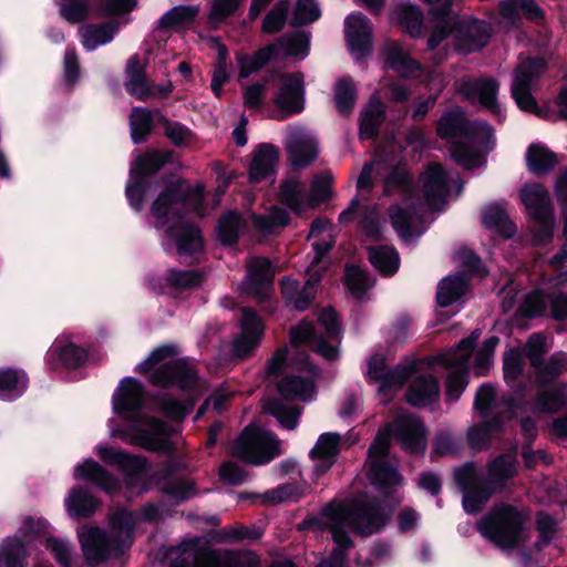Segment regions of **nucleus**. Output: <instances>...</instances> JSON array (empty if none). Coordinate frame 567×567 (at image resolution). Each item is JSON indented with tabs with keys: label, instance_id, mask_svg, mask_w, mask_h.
Returning <instances> with one entry per match:
<instances>
[{
	"label": "nucleus",
	"instance_id": "obj_1",
	"mask_svg": "<svg viewBox=\"0 0 567 567\" xmlns=\"http://www.w3.org/2000/svg\"><path fill=\"white\" fill-rule=\"evenodd\" d=\"M145 389L133 377L123 378L112 395V408L115 415L131 422L143 421L147 427L132 425L118 431L120 437L148 452L173 454L175 445L169 439V425L158 417L141 414L145 408Z\"/></svg>",
	"mask_w": 567,
	"mask_h": 567
},
{
	"label": "nucleus",
	"instance_id": "obj_2",
	"mask_svg": "<svg viewBox=\"0 0 567 567\" xmlns=\"http://www.w3.org/2000/svg\"><path fill=\"white\" fill-rule=\"evenodd\" d=\"M136 524L135 513L122 507L110 517L115 536L100 526L84 527L79 532V542L86 564L95 567L111 558H121L134 542Z\"/></svg>",
	"mask_w": 567,
	"mask_h": 567
},
{
	"label": "nucleus",
	"instance_id": "obj_3",
	"mask_svg": "<svg viewBox=\"0 0 567 567\" xmlns=\"http://www.w3.org/2000/svg\"><path fill=\"white\" fill-rule=\"evenodd\" d=\"M437 134L442 138H463L453 141L451 147V155L458 165L473 169L484 164L485 155L477 146L487 143L492 136V128L485 122L470 123L463 112L454 111L440 118Z\"/></svg>",
	"mask_w": 567,
	"mask_h": 567
},
{
	"label": "nucleus",
	"instance_id": "obj_4",
	"mask_svg": "<svg viewBox=\"0 0 567 567\" xmlns=\"http://www.w3.org/2000/svg\"><path fill=\"white\" fill-rule=\"evenodd\" d=\"M529 514L509 503H498L477 522L480 535L502 550H514L527 540Z\"/></svg>",
	"mask_w": 567,
	"mask_h": 567
},
{
	"label": "nucleus",
	"instance_id": "obj_5",
	"mask_svg": "<svg viewBox=\"0 0 567 567\" xmlns=\"http://www.w3.org/2000/svg\"><path fill=\"white\" fill-rule=\"evenodd\" d=\"M434 17L435 27L431 34L427 47L435 49L453 31L457 48L464 53H472L483 49L489 39L491 28L485 21L460 20L451 9V2L445 1L440 8L431 10Z\"/></svg>",
	"mask_w": 567,
	"mask_h": 567
},
{
	"label": "nucleus",
	"instance_id": "obj_6",
	"mask_svg": "<svg viewBox=\"0 0 567 567\" xmlns=\"http://www.w3.org/2000/svg\"><path fill=\"white\" fill-rule=\"evenodd\" d=\"M343 516L357 535L369 537L385 528L391 518V509L379 497L362 494L343 508Z\"/></svg>",
	"mask_w": 567,
	"mask_h": 567
},
{
	"label": "nucleus",
	"instance_id": "obj_7",
	"mask_svg": "<svg viewBox=\"0 0 567 567\" xmlns=\"http://www.w3.org/2000/svg\"><path fill=\"white\" fill-rule=\"evenodd\" d=\"M97 455L103 463L116 467L123 474L127 489L138 488V495L151 489L152 477L150 471L152 464L145 456L111 446H99Z\"/></svg>",
	"mask_w": 567,
	"mask_h": 567
},
{
	"label": "nucleus",
	"instance_id": "obj_8",
	"mask_svg": "<svg viewBox=\"0 0 567 567\" xmlns=\"http://www.w3.org/2000/svg\"><path fill=\"white\" fill-rule=\"evenodd\" d=\"M181 555L193 558V567H260L257 556H241L231 550L213 548L203 537L183 539L177 545Z\"/></svg>",
	"mask_w": 567,
	"mask_h": 567
},
{
	"label": "nucleus",
	"instance_id": "obj_9",
	"mask_svg": "<svg viewBox=\"0 0 567 567\" xmlns=\"http://www.w3.org/2000/svg\"><path fill=\"white\" fill-rule=\"evenodd\" d=\"M235 454L251 465H265L281 454L277 435L259 426L247 425L240 433Z\"/></svg>",
	"mask_w": 567,
	"mask_h": 567
},
{
	"label": "nucleus",
	"instance_id": "obj_10",
	"mask_svg": "<svg viewBox=\"0 0 567 567\" xmlns=\"http://www.w3.org/2000/svg\"><path fill=\"white\" fill-rule=\"evenodd\" d=\"M157 220L167 225L165 235L167 244L173 245L179 257L197 261L205 254V239L200 227L185 219L186 215H155Z\"/></svg>",
	"mask_w": 567,
	"mask_h": 567
},
{
	"label": "nucleus",
	"instance_id": "obj_11",
	"mask_svg": "<svg viewBox=\"0 0 567 567\" xmlns=\"http://www.w3.org/2000/svg\"><path fill=\"white\" fill-rule=\"evenodd\" d=\"M150 381L163 389L177 388L183 392H193L198 386L199 377L188 358H173L155 368Z\"/></svg>",
	"mask_w": 567,
	"mask_h": 567
},
{
	"label": "nucleus",
	"instance_id": "obj_12",
	"mask_svg": "<svg viewBox=\"0 0 567 567\" xmlns=\"http://www.w3.org/2000/svg\"><path fill=\"white\" fill-rule=\"evenodd\" d=\"M393 439L401 450L411 455H424L427 449L429 431L423 420L413 414L398 416L389 423Z\"/></svg>",
	"mask_w": 567,
	"mask_h": 567
},
{
	"label": "nucleus",
	"instance_id": "obj_13",
	"mask_svg": "<svg viewBox=\"0 0 567 567\" xmlns=\"http://www.w3.org/2000/svg\"><path fill=\"white\" fill-rule=\"evenodd\" d=\"M544 70L545 63L542 59H525L516 66L513 74L511 93L522 111L538 114L536 100L532 94V82Z\"/></svg>",
	"mask_w": 567,
	"mask_h": 567
},
{
	"label": "nucleus",
	"instance_id": "obj_14",
	"mask_svg": "<svg viewBox=\"0 0 567 567\" xmlns=\"http://www.w3.org/2000/svg\"><path fill=\"white\" fill-rule=\"evenodd\" d=\"M203 199V187H192L185 181L176 178L164 183L162 190L152 204V213H166L181 204L198 207Z\"/></svg>",
	"mask_w": 567,
	"mask_h": 567
},
{
	"label": "nucleus",
	"instance_id": "obj_15",
	"mask_svg": "<svg viewBox=\"0 0 567 567\" xmlns=\"http://www.w3.org/2000/svg\"><path fill=\"white\" fill-rule=\"evenodd\" d=\"M285 146L289 162L293 167L305 168L318 156L316 137L299 125H289L287 127Z\"/></svg>",
	"mask_w": 567,
	"mask_h": 567
},
{
	"label": "nucleus",
	"instance_id": "obj_16",
	"mask_svg": "<svg viewBox=\"0 0 567 567\" xmlns=\"http://www.w3.org/2000/svg\"><path fill=\"white\" fill-rule=\"evenodd\" d=\"M274 104L280 112L277 117L279 120L300 113L305 109V85L301 73H290L281 76Z\"/></svg>",
	"mask_w": 567,
	"mask_h": 567
},
{
	"label": "nucleus",
	"instance_id": "obj_17",
	"mask_svg": "<svg viewBox=\"0 0 567 567\" xmlns=\"http://www.w3.org/2000/svg\"><path fill=\"white\" fill-rule=\"evenodd\" d=\"M240 333L233 341V353L236 358H247L257 349L264 337V323L252 308H243Z\"/></svg>",
	"mask_w": 567,
	"mask_h": 567
},
{
	"label": "nucleus",
	"instance_id": "obj_18",
	"mask_svg": "<svg viewBox=\"0 0 567 567\" xmlns=\"http://www.w3.org/2000/svg\"><path fill=\"white\" fill-rule=\"evenodd\" d=\"M456 91L467 100L477 99L481 105L488 109L497 117L502 116L497 101L499 83L493 78H462L456 82Z\"/></svg>",
	"mask_w": 567,
	"mask_h": 567
},
{
	"label": "nucleus",
	"instance_id": "obj_19",
	"mask_svg": "<svg viewBox=\"0 0 567 567\" xmlns=\"http://www.w3.org/2000/svg\"><path fill=\"white\" fill-rule=\"evenodd\" d=\"M276 270L268 257H252L247 265V272L243 281V291L247 295L264 299L268 288L272 287Z\"/></svg>",
	"mask_w": 567,
	"mask_h": 567
},
{
	"label": "nucleus",
	"instance_id": "obj_20",
	"mask_svg": "<svg viewBox=\"0 0 567 567\" xmlns=\"http://www.w3.org/2000/svg\"><path fill=\"white\" fill-rule=\"evenodd\" d=\"M424 200L432 210L445 208L449 198V176L439 163H432L421 176Z\"/></svg>",
	"mask_w": 567,
	"mask_h": 567
},
{
	"label": "nucleus",
	"instance_id": "obj_21",
	"mask_svg": "<svg viewBox=\"0 0 567 567\" xmlns=\"http://www.w3.org/2000/svg\"><path fill=\"white\" fill-rule=\"evenodd\" d=\"M346 39L355 59L365 56L372 47V25L361 12L347 17L344 22Z\"/></svg>",
	"mask_w": 567,
	"mask_h": 567
},
{
	"label": "nucleus",
	"instance_id": "obj_22",
	"mask_svg": "<svg viewBox=\"0 0 567 567\" xmlns=\"http://www.w3.org/2000/svg\"><path fill=\"white\" fill-rule=\"evenodd\" d=\"M279 151L271 144H260L252 153L248 168V176L251 183L275 179Z\"/></svg>",
	"mask_w": 567,
	"mask_h": 567
},
{
	"label": "nucleus",
	"instance_id": "obj_23",
	"mask_svg": "<svg viewBox=\"0 0 567 567\" xmlns=\"http://www.w3.org/2000/svg\"><path fill=\"white\" fill-rule=\"evenodd\" d=\"M205 281V272L202 269L168 268L165 272V284L157 280L153 284V290L157 295H165L166 287L175 292H183L199 288Z\"/></svg>",
	"mask_w": 567,
	"mask_h": 567
},
{
	"label": "nucleus",
	"instance_id": "obj_24",
	"mask_svg": "<svg viewBox=\"0 0 567 567\" xmlns=\"http://www.w3.org/2000/svg\"><path fill=\"white\" fill-rule=\"evenodd\" d=\"M440 383L431 373L415 377L408 386L405 401L413 408H425L437 402L440 398Z\"/></svg>",
	"mask_w": 567,
	"mask_h": 567
},
{
	"label": "nucleus",
	"instance_id": "obj_25",
	"mask_svg": "<svg viewBox=\"0 0 567 567\" xmlns=\"http://www.w3.org/2000/svg\"><path fill=\"white\" fill-rule=\"evenodd\" d=\"M368 478L384 498H391L395 493V486L401 485L403 481L398 468L388 460L370 461Z\"/></svg>",
	"mask_w": 567,
	"mask_h": 567
},
{
	"label": "nucleus",
	"instance_id": "obj_26",
	"mask_svg": "<svg viewBox=\"0 0 567 567\" xmlns=\"http://www.w3.org/2000/svg\"><path fill=\"white\" fill-rule=\"evenodd\" d=\"M385 64L403 78H419L422 73L420 63L398 42H388L382 49Z\"/></svg>",
	"mask_w": 567,
	"mask_h": 567
},
{
	"label": "nucleus",
	"instance_id": "obj_27",
	"mask_svg": "<svg viewBox=\"0 0 567 567\" xmlns=\"http://www.w3.org/2000/svg\"><path fill=\"white\" fill-rule=\"evenodd\" d=\"M74 478L90 482L105 492L120 488L118 480L93 458H86L75 466Z\"/></svg>",
	"mask_w": 567,
	"mask_h": 567
},
{
	"label": "nucleus",
	"instance_id": "obj_28",
	"mask_svg": "<svg viewBox=\"0 0 567 567\" xmlns=\"http://www.w3.org/2000/svg\"><path fill=\"white\" fill-rule=\"evenodd\" d=\"M368 260L383 277L394 276L400 268V255L393 246L368 247Z\"/></svg>",
	"mask_w": 567,
	"mask_h": 567
},
{
	"label": "nucleus",
	"instance_id": "obj_29",
	"mask_svg": "<svg viewBox=\"0 0 567 567\" xmlns=\"http://www.w3.org/2000/svg\"><path fill=\"white\" fill-rule=\"evenodd\" d=\"M118 31L117 22L97 24H84L79 29L82 45L93 51L96 48L110 43Z\"/></svg>",
	"mask_w": 567,
	"mask_h": 567
},
{
	"label": "nucleus",
	"instance_id": "obj_30",
	"mask_svg": "<svg viewBox=\"0 0 567 567\" xmlns=\"http://www.w3.org/2000/svg\"><path fill=\"white\" fill-rule=\"evenodd\" d=\"M282 297L286 303L293 310L303 312L316 299V291L306 286L300 287L298 280L284 277L280 281Z\"/></svg>",
	"mask_w": 567,
	"mask_h": 567
},
{
	"label": "nucleus",
	"instance_id": "obj_31",
	"mask_svg": "<svg viewBox=\"0 0 567 567\" xmlns=\"http://www.w3.org/2000/svg\"><path fill=\"white\" fill-rule=\"evenodd\" d=\"M278 393L288 401L299 399L307 401L316 392L315 382L302 375L288 374L281 378L277 383Z\"/></svg>",
	"mask_w": 567,
	"mask_h": 567
},
{
	"label": "nucleus",
	"instance_id": "obj_32",
	"mask_svg": "<svg viewBox=\"0 0 567 567\" xmlns=\"http://www.w3.org/2000/svg\"><path fill=\"white\" fill-rule=\"evenodd\" d=\"M173 153L166 150L147 151L136 156L130 173L145 179L146 176L157 173L165 164L172 162Z\"/></svg>",
	"mask_w": 567,
	"mask_h": 567
},
{
	"label": "nucleus",
	"instance_id": "obj_33",
	"mask_svg": "<svg viewBox=\"0 0 567 567\" xmlns=\"http://www.w3.org/2000/svg\"><path fill=\"white\" fill-rule=\"evenodd\" d=\"M467 286L468 280L462 272L443 278L436 290L437 306L441 308L450 307L465 295Z\"/></svg>",
	"mask_w": 567,
	"mask_h": 567
},
{
	"label": "nucleus",
	"instance_id": "obj_34",
	"mask_svg": "<svg viewBox=\"0 0 567 567\" xmlns=\"http://www.w3.org/2000/svg\"><path fill=\"white\" fill-rule=\"evenodd\" d=\"M392 23L400 25L411 37H420L423 14L421 10L411 3H399L390 12Z\"/></svg>",
	"mask_w": 567,
	"mask_h": 567
},
{
	"label": "nucleus",
	"instance_id": "obj_35",
	"mask_svg": "<svg viewBox=\"0 0 567 567\" xmlns=\"http://www.w3.org/2000/svg\"><path fill=\"white\" fill-rule=\"evenodd\" d=\"M244 215H220L216 226V239L223 247L236 245L239 237L248 230Z\"/></svg>",
	"mask_w": 567,
	"mask_h": 567
},
{
	"label": "nucleus",
	"instance_id": "obj_36",
	"mask_svg": "<svg viewBox=\"0 0 567 567\" xmlns=\"http://www.w3.org/2000/svg\"><path fill=\"white\" fill-rule=\"evenodd\" d=\"M99 502L84 487L76 485L65 499L68 514L72 518H89L94 515Z\"/></svg>",
	"mask_w": 567,
	"mask_h": 567
},
{
	"label": "nucleus",
	"instance_id": "obj_37",
	"mask_svg": "<svg viewBox=\"0 0 567 567\" xmlns=\"http://www.w3.org/2000/svg\"><path fill=\"white\" fill-rule=\"evenodd\" d=\"M29 386L28 374L13 368L0 369V398L14 400L20 398Z\"/></svg>",
	"mask_w": 567,
	"mask_h": 567
},
{
	"label": "nucleus",
	"instance_id": "obj_38",
	"mask_svg": "<svg viewBox=\"0 0 567 567\" xmlns=\"http://www.w3.org/2000/svg\"><path fill=\"white\" fill-rule=\"evenodd\" d=\"M495 492L489 480H482L473 487L462 491V506L466 514L476 515L481 513Z\"/></svg>",
	"mask_w": 567,
	"mask_h": 567
},
{
	"label": "nucleus",
	"instance_id": "obj_39",
	"mask_svg": "<svg viewBox=\"0 0 567 567\" xmlns=\"http://www.w3.org/2000/svg\"><path fill=\"white\" fill-rule=\"evenodd\" d=\"M156 404L166 419L182 422L194 410L196 400L189 396L185 401H181L169 393H161L156 396Z\"/></svg>",
	"mask_w": 567,
	"mask_h": 567
},
{
	"label": "nucleus",
	"instance_id": "obj_40",
	"mask_svg": "<svg viewBox=\"0 0 567 567\" xmlns=\"http://www.w3.org/2000/svg\"><path fill=\"white\" fill-rule=\"evenodd\" d=\"M444 364L447 369H453L445 381L446 399L457 401L468 384V367L458 360H445Z\"/></svg>",
	"mask_w": 567,
	"mask_h": 567
},
{
	"label": "nucleus",
	"instance_id": "obj_41",
	"mask_svg": "<svg viewBox=\"0 0 567 567\" xmlns=\"http://www.w3.org/2000/svg\"><path fill=\"white\" fill-rule=\"evenodd\" d=\"M385 105L375 96H372L361 112L360 137L371 138L378 134L380 124L384 118Z\"/></svg>",
	"mask_w": 567,
	"mask_h": 567
},
{
	"label": "nucleus",
	"instance_id": "obj_42",
	"mask_svg": "<svg viewBox=\"0 0 567 567\" xmlns=\"http://www.w3.org/2000/svg\"><path fill=\"white\" fill-rule=\"evenodd\" d=\"M519 198L528 210L547 213L551 208V198L547 188L539 183L524 185L519 190Z\"/></svg>",
	"mask_w": 567,
	"mask_h": 567
},
{
	"label": "nucleus",
	"instance_id": "obj_43",
	"mask_svg": "<svg viewBox=\"0 0 567 567\" xmlns=\"http://www.w3.org/2000/svg\"><path fill=\"white\" fill-rule=\"evenodd\" d=\"M343 282L351 296L359 301L364 298L374 284L365 270L352 264L344 268Z\"/></svg>",
	"mask_w": 567,
	"mask_h": 567
},
{
	"label": "nucleus",
	"instance_id": "obj_44",
	"mask_svg": "<svg viewBox=\"0 0 567 567\" xmlns=\"http://www.w3.org/2000/svg\"><path fill=\"white\" fill-rule=\"evenodd\" d=\"M526 163L533 174L545 175L557 165V157L546 147L533 144L526 152Z\"/></svg>",
	"mask_w": 567,
	"mask_h": 567
},
{
	"label": "nucleus",
	"instance_id": "obj_45",
	"mask_svg": "<svg viewBox=\"0 0 567 567\" xmlns=\"http://www.w3.org/2000/svg\"><path fill=\"white\" fill-rule=\"evenodd\" d=\"M199 12L197 6H176L162 16L158 28L162 30H177L192 23Z\"/></svg>",
	"mask_w": 567,
	"mask_h": 567
},
{
	"label": "nucleus",
	"instance_id": "obj_46",
	"mask_svg": "<svg viewBox=\"0 0 567 567\" xmlns=\"http://www.w3.org/2000/svg\"><path fill=\"white\" fill-rule=\"evenodd\" d=\"M529 228L532 231L533 244L535 246H546L553 241L556 225L555 215H529Z\"/></svg>",
	"mask_w": 567,
	"mask_h": 567
},
{
	"label": "nucleus",
	"instance_id": "obj_47",
	"mask_svg": "<svg viewBox=\"0 0 567 567\" xmlns=\"http://www.w3.org/2000/svg\"><path fill=\"white\" fill-rule=\"evenodd\" d=\"M567 384L563 383L556 389L543 390L535 399L536 409L545 414H555L566 406L565 389Z\"/></svg>",
	"mask_w": 567,
	"mask_h": 567
},
{
	"label": "nucleus",
	"instance_id": "obj_48",
	"mask_svg": "<svg viewBox=\"0 0 567 567\" xmlns=\"http://www.w3.org/2000/svg\"><path fill=\"white\" fill-rule=\"evenodd\" d=\"M567 370V354L556 352L549 357L542 369L536 371V381L539 386H546L554 383Z\"/></svg>",
	"mask_w": 567,
	"mask_h": 567
},
{
	"label": "nucleus",
	"instance_id": "obj_49",
	"mask_svg": "<svg viewBox=\"0 0 567 567\" xmlns=\"http://www.w3.org/2000/svg\"><path fill=\"white\" fill-rule=\"evenodd\" d=\"M558 520L546 511H537L535 515V529L538 533L535 547L542 549L549 545L558 533Z\"/></svg>",
	"mask_w": 567,
	"mask_h": 567
},
{
	"label": "nucleus",
	"instance_id": "obj_50",
	"mask_svg": "<svg viewBox=\"0 0 567 567\" xmlns=\"http://www.w3.org/2000/svg\"><path fill=\"white\" fill-rule=\"evenodd\" d=\"M392 227L404 240H411L424 233L422 223L427 215H389Z\"/></svg>",
	"mask_w": 567,
	"mask_h": 567
},
{
	"label": "nucleus",
	"instance_id": "obj_51",
	"mask_svg": "<svg viewBox=\"0 0 567 567\" xmlns=\"http://www.w3.org/2000/svg\"><path fill=\"white\" fill-rule=\"evenodd\" d=\"M332 179L333 177L329 172L318 174L313 177L310 186L308 203L306 205L307 208L317 209L321 204L330 199L332 195Z\"/></svg>",
	"mask_w": 567,
	"mask_h": 567
},
{
	"label": "nucleus",
	"instance_id": "obj_52",
	"mask_svg": "<svg viewBox=\"0 0 567 567\" xmlns=\"http://www.w3.org/2000/svg\"><path fill=\"white\" fill-rule=\"evenodd\" d=\"M267 412L276 417L282 427L293 430L298 425L301 410L298 406H288L278 399H270L266 408Z\"/></svg>",
	"mask_w": 567,
	"mask_h": 567
},
{
	"label": "nucleus",
	"instance_id": "obj_53",
	"mask_svg": "<svg viewBox=\"0 0 567 567\" xmlns=\"http://www.w3.org/2000/svg\"><path fill=\"white\" fill-rule=\"evenodd\" d=\"M341 436L336 432L322 433L315 446L311 449L310 458H330L336 460L340 452Z\"/></svg>",
	"mask_w": 567,
	"mask_h": 567
},
{
	"label": "nucleus",
	"instance_id": "obj_54",
	"mask_svg": "<svg viewBox=\"0 0 567 567\" xmlns=\"http://www.w3.org/2000/svg\"><path fill=\"white\" fill-rule=\"evenodd\" d=\"M548 295L542 289H534L528 292L522 305L518 308V312L526 319H535L545 315L547 309Z\"/></svg>",
	"mask_w": 567,
	"mask_h": 567
},
{
	"label": "nucleus",
	"instance_id": "obj_55",
	"mask_svg": "<svg viewBox=\"0 0 567 567\" xmlns=\"http://www.w3.org/2000/svg\"><path fill=\"white\" fill-rule=\"evenodd\" d=\"M487 470L489 481L501 485L516 474V461L507 454H501L488 464Z\"/></svg>",
	"mask_w": 567,
	"mask_h": 567
},
{
	"label": "nucleus",
	"instance_id": "obj_56",
	"mask_svg": "<svg viewBox=\"0 0 567 567\" xmlns=\"http://www.w3.org/2000/svg\"><path fill=\"white\" fill-rule=\"evenodd\" d=\"M152 113L144 107L132 109L130 115L131 135L134 143H141L145 141L146 136L152 131Z\"/></svg>",
	"mask_w": 567,
	"mask_h": 567
},
{
	"label": "nucleus",
	"instance_id": "obj_57",
	"mask_svg": "<svg viewBox=\"0 0 567 567\" xmlns=\"http://www.w3.org/2000/svg\"><path fill=\"white\" fill-rule=\"evenodd\" d=\"M412 373V367L398 364L378 377L380 382L379 394H386L388 391L402 386Z\"/></svg>",
	"mask_w": 567,
	"mask_h": 567
},
{
	"label": "nucleus",
	"instance_id": "obj_58",
	"mask_svg": "<svg viewBox=\"0 0 567 567\" xmlns=\"http://www.w3.org/2000/svg\"><path fill=\"white\" fill-rule=\"evenodd\" d=\"M252 225L261 236L276 235L291 223V215H250Z\"/></svg>",
	"mask_w": 567,
	"mask_h": 567
},
{
	"label": "nucleus",
	"instance_id": "obj_59",
	"mask_svg": "<svg viewBox=\"0 0 567 567\" xmlns=\"http://www.w3.org/2000/svg\"><path fill=\"white\" fill-rule=\"evenodd\" d=\"M482 225L504 239H512L517 234V226L509 215H482Z\"/></svg>",
	"mask_w": 567,
	"mask_h": 567
},
{
	"label": "nucleus",
	"instance_id": "obj_60",
	"mask_svg": "<svg viewBox=\"0 0 567 567\" xmlns=\"http://www.w3.org/2000/svg\"><path fill=\"white\" fill-rule=\"evenodd\" d=\"M305 495V487L296 483H286L265 492V502L270 505L287 501H299Z\"/></svg>",
	"mask_w": 567,
	"mask_h": 567
},
{
	"label": "nucleus",
	"instance_id": "obj_61",
	"mask_svg": "<svg viewBox=\"0 0 567 567\" xmlns=\"http://www.w3.org/2000/svg\"><path fill=\"white\" fill-rule=\"evenodd\" d=\"M357 99V90L350 79H341L336 84V106L340 114L351 113Z\"/></svg>",
	"mask_w": 567,
	"mask_h": 567
},
{
	"label": "nucleus",
	"instance_id": "obj_62",
	"mask_svg": "<svg viewBox=\"0 0 567 567\" xmlns=\"http://www.w3.org/2000/svg\"><path fill=\"white\" fill-rule=\"evenodd\" d=\"M280 200L292 210H299L303 204V185L297 178L285 179L280 184Z\"/></svg>",
	"mask_w": 567,
	"mask_h": 567
},
{
	"label": "nucleus",
	"instance_id": "obj_63",
	"mask_svg": "<svg viewBox=\"0 0 567 567\" xmlns=\"http://www.w3.org/2000/svg\"><path fill=\"white\" fill-rule=\"evenodd\" d=\"M161 493L173 498L176 504L190 499L196 493V485L184 478L169 481L159 487Z\"/></svg>",
	"mask_w": 567,
	"mask_h": 567
},
{
	"label": "nucleus",
	"instance_id": "obj_64",
	"mask_svg": "<svg viewBox=\"0 0 567 567\" xmlns=\"http://www.w3.org/2000/svg\"><path fill=\"white\" fill-rule=\"evenodd\" d=\"M318 321L327 337L339 344L342 339V323L339 313L332 307H326L320 312Z\"/></svg>",
	"mask_w": 567,
	"mask_h": 567
}]
</instances>
